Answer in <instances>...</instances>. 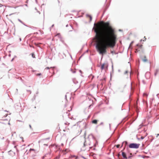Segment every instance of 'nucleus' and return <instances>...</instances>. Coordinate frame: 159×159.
<instances>
[{
	"label": "nucleus",
	"instance_id": "19",
	"mask_svg": "<svg viewBox=\"0 0 159 159\" xmlns=\"http://www.w3.org/2000/svg\"><path fill=\"white\" fill-rule=\"evenodd\" d=\"M144 137L143 136H142L141 138V139H144Z\"/></svg>",
	"mask_w": 159,
	"mask_h": 159
},
{
	"label": "nucleus",
	"instance_id": "6",
	"mask_svg": "<svg viewBox=\"0 0 159 159\" xmlns=\"http://www.w3.org/2000/svg\"><path fill=\"white\" fill-rule=\"evenodd\" d=\"M122 156L124 157V158L127 159V158L126 156V154L125 152H122Z\"/></svg>",
	"mask_w": 159,
	"mask_h": 159
},
{
	"label": "nucleus",
	"instance_id": "14",
	"mask_svg": "<svg viewBox=\"0 0 159 159\" xmlns=\"http://www.w3.org/2000/svg\"><path fill=\"white\" fill-rule=\"evenodd\" d=\"M120 146V145L119 144H118V145H116V147L117 148H119Z\"/></svg>",
	"mask_w": 159,
	"mask_h": 159
},
{
	"label": "nucleus",
	"instance_id": "23",
	"mask_svg": "<svg viewBox=\"0 0 159 159\" xmlns=\"http://www.w3.org/2000/svg\"><path fill=\"white\" fill-rule=\"evenodd\" d=\"M144 39H146V37H144Z\"/></svg>",
	"mask_w": 159,
	"mask_h": 159
},
{
	"label": "nucleus",
	"instance_id": "13",
	"mask_svg": "<svg viewBox=\"0 0 159 159\" xmlns=\"http://www.w3.org/2000/svg\"><path fill=\"white\" fill-rule=\"evenodd\" d=\"M41 75V73H38V74H36V75L37 76H40Z\"/></svg>",
	"mask_w": 159,
	"mask_h": 159
},
{
	"label": "nucleus",
	"instance_id": "18",
	"mask_svg": "<svg viewBox=\"0 0 159 159\" xmlns=\"http://www.w3.org/2000/svg\"><path fill=\"white\" fill-rule=\"evenodd\" d=\"M65 151V152H67L68 151V150L67 149H65L64 151Z\"/></svg>",
	"mask_w": 159,
	"mask_h": 159
},
{
	"label": "nucleus",
	"instance_id": "22",
	"mask_svg": "<svg viewBox=\"0 0 159 159\" xmlns=\"http://www.w3.org/2000/svg\"><path fill=\"white\" fill-rule=\"evenodd\" d=\"M120 155L119 154H118V157H119V156H120Z\"/></svg>",
	"mask_w": 159,
	"mask_h": 159
},
{
	"label": "nucleus",
	"instance_id": "15",
	"mask_svg": "<svg viewBox=\"0 0 159 159\" xmlns=\"http://www.w3.org/2000/svg\"><path fill=\"white\" fill-rule=\"evenodd\" d=\"M89 17L90 18V21H91L92 20V17L90 16H89Z\"/></svg>",
	"mask_w": 159,
	"mask_h": 159
},
{
	"label": "nucleus",
	"instance_id": "1",
	"mask_svg": "<svg viewBox=\"0 0 159 159\" xmlns=\"http://www.w3.org/2000/svg\"><path fill=\"white\" fill-rule=\"evenodd\" d=\"M93 29L96 33L93 40H116L117 39L115 29L108 22L101 21L95 23Z\"/></svg>",
	"mask_w": 159,
	"mask_h": 159
},
{
	"label": "nucleus",
	"instance_id": "11",
	"mask_svg": "<svg viewBox=\"0 0 159 159\" xmlns=\"http://www.w3.org/2000/svg\"><path fill=\"white\" fill-rule=\"evenodd\" d=\"M31 55H32V56L33 58H35V55L34 53H32L31 54Z\"/></svg>",
	"mask_w": 159,
	"mask_h": 159
},
{
	"label": "nucleus",
	"instance_id": "7",
	"mask_svg": "<svg viewBox=\"0 0 159 159\" xmlns=\"http://www.w3.org/2000/svg\"><path fill=\"white\" fill-rule=\"evenodd\" d=\"M92 123L93 124H97L98 123V120H93L92 121Z\"/></svg>",
	"mask_w": 159,
	"mask_h": 159
},
{
	"label": "nucleus",
	"instance_id": "26",
	"mask_svg": "<svg viewBox=\"0 0 159 159\" xmlns=\"http://www.w3.org/2000/svg\"><path fill=\"white\" fill-rule=\"evenodd\" d=\"M30 128H31V125H30Z\"/></svg>",
	"mask_w": 159,
	"mask_h": 159
},
{
	"label": "nucleus",
	"instance_id": "25",
	"mask_svg": "<svg viewBox=\"0 0 159 159\" xmlns=\"http://www.w3.org/2000/svg\"><path fill=\"white\" fill-rule=\"evenodd\" d=\"M35 44H36V45H38V44H36V43H35Z\"/></svg>",
	"mask_w": 159,
	"mask_h": 159
},
{
	"label": "nucleus",
	"instance_id": "20",
	"mask_svg": "<svg viewBox=\"0 0 159 159\" xmlns=\"http://www.w3.org/2000/svg\"><path fill=\"white\" fill-rule=\"evenodd\" d=\"M128 73V71H126L125 72V74H127Z\"/></svg>",
	"mask_w": 159,
	"mask_h": 159
},
{
	"label": "nucleus",
	"instance_id": "8",
	"mask_svg": "<svg viewBox=\"0 0 159 159\" xmlns=\"http://www.w3.org/2000/svg\"><path fill=\"white\" fill-rule=\"evenodd\" d=\"M143 61L144 62H146L147 61V60L146 58V57L145 56L143 59Z\"/></svg>",
	"mask_w": 159,
	"mask_h": 159
},
{
	"label": "nucleus",
	"instance_id": "9",
	"mask_svg": "<svg viewBox=\"0 0 159 159\" xmlns=\"http://www.w3.org/2000/svg\"><path fill=\"white\" fill-rule=\"evenodd\" d=\"M9 153L10 154H11V153H12L13 154V155H14L15 154V153L14 152H13L11 151H9Z\"/></svg>",
	"mask_w": 159,
	"mask_h": 159
},
{
	"label": "nucleus",
	"instance_id": "17",
	"mask_svg": "<svg viewBox=\"0 0 159 159\" xmlns=\"http://www.w3.org/2000/svg\"><path fill=\"white\" fill-rule=\"evenodd\" d=\"M143 95L144 96H147V94L146 93H143Z\"/></svg>",
	"mask_w": 159,
	"mask_h": 159
},
{
	"label": "nucleus",
	"instance_id": "3",
	"mask_svg": "<svg viewBox=\"0 0 159 159\" xmlns=\"http://www.w3.org/2000/svg\"><path fill=\"white\" fill-rule=\"evenodd\" d=\"M139 146V144L132 143L129 145V147L130 148H138Z\"/></svg>",
	"mask_w": 159,
	"mask_h": 159
},
{
	"label": "nucleus",
	"instance_id": "5",
	"mask_svg": "<svg viewBox=\"0 0 159 159\" xmlns=\"http://www.w3.org/2000/svg\"><path fill=\"white\" fill-rule=\"evenodd\" d=\"M55 39H62V36L60 34H57L56 35H55Z\"/></svg>",
	"mask_w": 159,
	"mask_h": 159
},
{
	"label": "nucleus",
	"instance_id": "4",
	"mask_svg": "<svg viewBox=\"0 0 159 159\" xmlns=\"http://www.w3.org/2000/svg\"><path fill=\"white\" fill-rule=\"evenodd\" d=\"M108 66V65L107 63H104L101 65V69L102 70L105 68H107Z\"/></svg>",
	"mask_w": 159,
	"mask_h": 159
},
{
	"label": "nucleus",
	"instance_id": "12",
	"mask_svg": "<svg viewBox=\"0 0 159 159\" xmlns=\"http://www.w3.org/2000/svg\"><path fill=\"white\" fill-rule=\"evenodd\" d=\"M35 151V150L34 149L30 148V151Z\"/></svg>",
	"mask_w": 159,
	"mask_h": 159
},
{
	"label": "nucleus",
	"instance_id": "27",
	"mask_svg": "<svg viewBox=\"0 0 159 159\" xmlns=\"http://www.w3.org/2000/svg\"><path fill=\"white\" fill-rule=\"evenodd\" d=\"M85 159H86L85 158Z\"/></svg>",
	"mask_w": 159,
	"mask_h": 159
},
{
	"label": "nucleus",
	"instance_id": "21",
	"mask_svg": "<svg viewBox=\"0 0 159 159\" xmlns=\"http://www.w3.org/2000/svg\"><path fill=\"white\" fill-rule=\"evenodd\" d=\"M103 123L102 122L100 124V125H103Z\"/></svg>",
	"mask_w": 159,
	"mask_h": 159
},
{
	"label": "nucleus",
	"instance_id": "16",
	"mask_svg": "<svg viewBox=\"0 0 159 159\" xmlns=\"http://www.w3.org/2000/svg\"><path fill=\"white\" fill-rule=\"evenodd\" d=\"M52 68V67H50V68H49V67H46V68H45V69H49V68Z\"/></svg>",
	"mask_w": 159,
	"mask_h": 159
},
{
	"label": "nucleus",
	"instance_id": "2",
	"mask_svg": "<svg viewBox=\"0 0 159 159\" xmlns=\"http://www.w3.org/2000/svg\"><path fill=\"white\" fill-rule=\"evenodd\" d=\"M95 41L97 50L99 54L102 55L107 53V49L113 48L116 43V40Z\"/></svg>",
	"mask_w": 159,
	"mask_h": 159
},
{
	"label": "nucleus",
	"instance_id": "10",
	"mask_svg": "<svg viewBox=\"0 0 159 159\" xmlns=\"http://www.w3.org/2000/svg\"><path fill=\"white\" fill-rule=\"evenodd\" d=\"M88 140H86L85 141V142L84 143V146H85V145H87V141Z\"/></svg>",
	"mask_w": 159,
	"mask_h": 159
},
{
	"label": "nucleus",
	"instance_id": "24",
	"mask_svg": "<svg viewBox=\"0 0 159 159\" xmlns=\"http://www.w3.org/2000/svg\"><path fill=\"white\" fill-rule=\"evenodd\" d=\"M158 135H159V134H157V136H158Z\"/></svg>",
	"mask_w": 159,
	"mask_h": 159
}]
</instances>
